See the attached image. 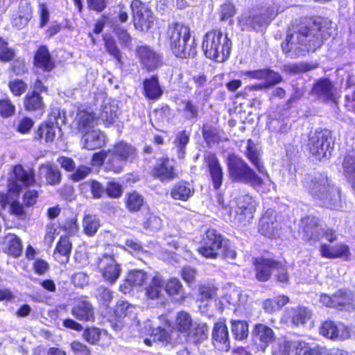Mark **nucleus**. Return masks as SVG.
<instances>
[{
  "label": "nucleus",
  "instance_id": "nucleus-1",
  "mask_svg": "<svg viewBox=\"0 0 355 355\" xmlns=\"http://www.w3.org/2000/svg\"><path fill=\"white\" fill-rule=\"evenodd\" d=\"M329 36L320 21L306 19L289 28L282 49L286 56L295 58L305 51H314Z\"/></svg>",
  "mask_w": 355,
  "mask_h": 355
},
{
  "label": "nucleus",
  "instance_id": "nucleus-2",
  "mask_svg": "<svg viewBox=\"0 0 355 355\" xmlns=\"http://www.w3.org/2000/svg\"><path fill=\"white\" fill-rule=\"evenodd\" d=\"M284 10L278 2L267 6L256 7L242 14L239 23L242 30L262 31L272 20Z\"/></svg>",
  "mask_w": 355,
  "mask_h": 355
},
{
  "label": "nucleus",
  "instance_id": "nucleus-3",
  "mask_svg": "<svg viewBox=\"0 0 355 355\" xmlns=\"http://www.w3.org/2000/svg\"><path fill=\"white\" fill-rule=\"evenodd\" d=\"M166 34L171 49L177 58H187L195 56V40L191 37V31L188 26L179 23L173 24L168 26Z\"/></svg>",
  "mask_w": 355,
  "mask_h": 355
},
{
  "label": "nucleus",
  "instance_id": "nucleus-4",
  "mask_svg": "<svg viewBox=\"0 0 355 355\" xmlns=\"http://www.w3.org/2000/svg\"><path fill=\"white\" fill-rule=\"evenodd\" d=\"M308 188L310 193L319 200L322 206L333 209L342 207L340 189L331 185L326 176L319 175L314 177L309 183Z\"/></svg>",
  "mask_w": 355,
  "mask_h": 355
},
{
  "label": "nucleus",
  "instance_id": "nucleus-5",
  "mask_svg": "<svg viewBox=\"0 0 355 355\" xmlns=\"http://www.w3.org/2000/svg\"><path fill=\"white\" fill-rule=\"evenodd\" d=\"M232 42L220 31L213 30L204 37L202 50L205 56L216 62H223L230 56Z\"/></svg>",
  "mask_w": 355,
  "mask_h": 355
},
{
  "label": "nucleus",
  "instance_id": "nucleus-6",
  "mask_svg": "<svg viewBox=\"0 0 355 355\" xmlns=\"http://www.w3.org/2000/svg\"><path fill=\"white\" fill-rule=\"evenodd\" d=\"M227 166L229 177L233 182L248 184L255 188L264 184L263 179L241 157L234 154L229 155Z\"/></svg>",
  "mask_w": 355,
  "mask_h": 355
},
{
  "label": "nucleus",
  "instance_id": "nucleus-7",
  "mask_svg": "<svg viewBox=\"0 0 355 355\" xmlns=\"http://www.w3.org/2000/svg\"><path fill=\"white\" fill-rule=\"evenodd\" d=\"M218 204L224 208L234 221L245 225L253 218V214L256 209V202L252 196L243 195L239 196L235 200L226 205L223 198L219 196Z\"/></svg>",
  "mask_w": 355,
  "mask_h": 355
},
{
  "label": "nucleus",
  "instance_id": "nucleus-8",
  "mask_svg": "<svg viewBox=\"0 0 355 355\" xmlns=\"http://www.w3.org/2000/svg\"><path fill=\"white\" fill-rule=\"evenodd\" d=\"M307 146L310 153L316 160L328 159L333 150L331 132L324 130L311 133Z\"/></svg>",
  "mask_w": 355,
  "mask_h": 355
},
{
  "label": "nucleus",
  "instance_id": "nucleus-9",
  "mask_svg": "<svg viewBox=\"0 0 355 355\" xmlns=\"http://www.w3.org/2000/svg\"><path fill=\"white\" fill-rule=\"evenodd\" d=\"M132 10V23L135 29L147 31L153 23L152 10L140 0H133L130 6Z\"/></svg>",
  "mask_w": 355,
  "mask_h": 355
},
{
  "label": "nucleus",
  "instance_id": "nucleus-10",
  "mask_svg": "<svg viewBox=\"0 0 355 355\" xmlns=\"http://www.w3.org/2000/svg\"><path fill=\"white\" fill-rule=\"evenodd\" d=\"M226 242L216 230L209 229L205 232L202 245L199 248L198 252L206 258L216 259Z\"/></svg>",
  "mask_w": 355,
  "mask_h": 355
},
{
  "label": "nucleus",
  "instance_id": "nucleus-11",
  "mask_svg": "<svg viewBox=\"0 0 355 355\" xmlns=\"http://www.w3.org/2000/svg\"><path fill=\"white\" fill-rule=\"evenodd\" d=\"M97 265L104 281L111 285L115 284L120 277L121 268L114 256L103 254L98 258Z\"/></svg>",
  "mask_w": 355,
  "mask_h": 355
},
{
  "label": "nucleus",
  "instance_id": "nucleus-12",
  "mask_svg": "<svg viewBox=\"0 0 355 355\" xmlns=\"http://www.w3.org/2000/svg\"><path fill=\"white\" fill-rule=\"evenodd\" d=\"M274 331L268 326L256 324L252 331V341L257 351L265 352L270 343L275 340Z\"/></svg>",
  "mask_w": 355,
  "mask_h": 355
},
{
  "label": "nucleus",
  "instance_id": "nucleus-13",
  "mask_svg": "<svg viewBox=\"0 0 355 355\" xmlns=\"http://www.w3.org/2000/svg\"><path fill=\"white\" fill-rule=\"evenodd\" d=\"M136 55L141 64L148 71L157 69L162 64L160 55L148 46H138L136 49Z\"/></svg>",
  "mask_w": 355,
  "mask_h": 355
},
{
  "label": "nucleus",
  "instance_id": "nucleus-14",
  "mask_svg": "<svg viewBox=\"0 0 355 355\" xmlns=\"http://www.w3.org/2000/svg\"><path fill=\"white\" fill-rule=\"evenodd\" d=\"M205 160L209 169L214 188L215 189H220L223 183V171L219 160L216 155L211 153H208L205 155Z\"/></svg>",
  "mask_w": 355,
  "mask_h": 355
},
{
  "label": "nucleus",
  "instance_id": "nucleus-15",
  "mask_svg": "<svg viewBox=\"0 0 355 355\" xmlns=\"http://www.w3.org/2000/svg\"><path fill=\"white\" fill-rule=\"evenodd\" d=\"M279 229V223L277 220L275 211L267 210L259 221V231L268 237L275 236Z\"/></svg>",
  "mask_w": 355,
  "mask_h": 355
},
{
  "label": "nucleus",
  "instance_id": "nucleus-16",
  "mask_svg": "<svg viewBox=\"0 0 355 355\" xmlns=\"http://www.w3.org/2000/svg\"><path fill=\"white\" fill-rule=\"evenodd\" d=\"M311 92L322 101L335 102L336 89L327 78L318 80L313 85Z\"/></svg>",
  "mask_w": 355,
  "mask_h": 355
},
{
  "label": "nucleus",
  "instance_id": "nucleus-17",
  "mask_svg": "<svg viewBox=\"0 0 355 355\" xmlns=\"http://www.w3.org/2000/svg\"><path fill=\"white\" fill-rule=\"evenodd\" d=\"M320 252L322 257L329 259L340 258L348 261L351 257L349 248L345 243H338L334 246L322 243L320 248Z\"/></svg>",
  "mask_w": 355,
  "mask_h": 355
},
{
  "label": "nucleus",
  "instance_id": "nucleus-18",
  "mask_svg": "<svg viewBox=\"0 0 355 355\" xmlns=\"http://www.w3.org/2000/svg\"><path fill=\"white\" fill-rule=\"evenodd\" d=\"M214 345L221 350L228 351L230 348V340L228 329L224 321L220 320L214 324L212 329Z\"/></svg>",
  "mask_w": 355,
  "mask_h": 355
},
{
  "label": "nucleus",
  "instance_id": "nucleus-19",
  "mask_svg": "<svg viewBox=\"0 0 355 355\" xmlns=\"http://www.w3.org/2000/svg\"><path fill=\"white\" fill-rule=\"evenodd\" d=\"M38 177L40 180H44L46 184L55 186L62 180V173L58 167L53 163L46 162L40 166Z\"/></svg>",
  "mask_w": 355,
  "mask_h": 355
},
{
  "label": "nucleus",
  "instance_id": "nucleus-20",
  "mask_svg": "<svg viewBox=\"0 0 355 355\" xmlns=\"http://www.w3.org/2000/svg\"><path fill=\"white\" fill-rule=\"evenodd\" d=\"M71 313L80 321L94 322L95 320L94 308L92 303L87 300L77 301L73 306Z\"/></svg>",
  "mask_w": 355,
  "mask_h": 355
},
{
  "label": "nucleus",
  "instance_id": "nucleus-21",
  "mask_svg": "<svg viewBox=\"0 0 355 355\" xmlns=\"http://www.w3.org/2000/svg\"><path fill=\"white\" fill-rule=\"evenodd\" d=\"M82 135L81 143L85 149L94 150L105 144V136L99 129L94 128Z\"/></svg>",
  "mask_w": 355,
  "mask_h": 355
},
{
  "label": "nucleus",
  "instance_id": "nucleus-22",
  "mask_svg": "<svg viewBox=\"0 0 355 355\" xmlns=\"http://www.w3.org/2000/svg\"><path fill=\"white\" fill-rule=\"evenodd\" d=\"M174 161L168 158L161 159L155 167L153 175L162 181H170L177 177L174 170Z\"/></svg>",
  "mask_w": 355,
  "mask_h": 355
},
{
  "label": "nucleus",
  "instance_id": "nucleus-23",
  "mask_svg": "<svg viewBox=\"0 0 355 355\" xmlns=\"http://www.w3.org/2000/svg\"><path fill=\"white\" fill-rule=\"evenodd\" d=\"M304 237L307 241H318L322 239L323 228L318 223V218L307 216L302 220Z\"/></svg>",
  "mask_w": 355,
  "mask_h": 355
},
{
  "label": "nucleus",
  "instance_id": "nucleus-24",
  "mask_svg": "<svg viewBox=\"0 0 355 355\" xmlns=\"http://www.w3.org/2000/svg\"><path fill=\"white\" fill-rule=\"evenodd\" d=\"M245 155L260 174L268 179L270 178L264 164L260 158L261 155L258 148L252 139H248L247 141Z\"/></svg>",
  "mask_w": 355,
  "mask_h": 355
},
{
  "label": "nucleus",
  "instance_id": "nucleus-25",
  "mask_svg": "<svg viewBox=\"0 0 355 355\" xmlns=\"http://www.w3.org/2000/svg\"><path fill=\"white\" fill-rule=\"evenodd\" d=\"M320 333L331 339H345L349 337V332L346 327L341 324L338 326L332 321L324 322L320 328Z\"/></svg>",
  "mask_w": 355,
  "mask_h": 355
},
{
  "label": "nucleus",
  "instance_id": "nucleus-26",
  "mask_svg": "<svg viewBox=\"0 0 355 355\" xmlns=\"http://www.w3.org/2000/svg\"><path fill=\"white\" fill-rule=\"evenodd\" d=\"M256 270V278L259 281L266 282L269 279L271 271L278 266V262L270 259H256L254 262Z\"/></svg>",
  "mask_w": 355,
  "mask_h": 355
},
{
  "label": "nucleus",
  "instance_id": "nucleus-27",
  "mask_svg": "<svg viewBox=\"0 0 355 355\" xmlns=\"http://www.w3.org/2000/svg\"><path fill=\"white\" fill-rule=\"evenodd\" d=\"M148 279L146 272L142 270H133L127 275L125 282L120 286V291L126 294L132 286H141Z\"/></svg>",
  "mask_w": 355,
  "mask_h": 355
},
{
  "label": "nucleus",
  "instance_id": "nucleus-28",
  "mask_svg": "<svg viewBox=\"0 0 355 355\" xmlns=\"http://www.w3.org/2000/svg\"><path fill=\"white\" fill-rule=\"evenodd\" d=\"M77 129L81 134L94 129L97 124L98 119L94 112L85 110H80L76 116Z\"/></svg>",
  "mask_w": 355,
  "mask_h": 355
},
{
  "label": "nucleus",
  "instance_id": "nucleus-29",
  "mask_svg": "<svg viewBox=\"0 0 355 355\" xmlns=\"http://www.w3.org/2000/svg\"><path fill=\"white\" fill-rule=\"evenodd\" d=\"M34 66L44 71H51L55 67L48 49L41 46L34 55Z\"/></svg>",
  "mask_w": 355,
  "mask_h": 355
},
{
  "label": "nucleus",
  "instance_id": "nucleus-30",
  "mask_svg": "<svg viewBox=\"0 0 355 355\" xmlns=\"http://www.w3.org/2000/svg\"><path fill=\"white\" fill-rule=\"evenodd\" d=\"M4 251L15 257H19L22 252L21 240L14 234H8L3 241Z\"/></svg>",
  "mask_w": 355,
  "mask_h": 355
},
{
  "label": "nucleus",
  "instance_id": "nucleus-31",
  "mask_svg": "<svg viewBox=\"0 0 355 355\" xmlns=\"http://www.w3.org/2000/svg\"><path fill=\"white\" fill-rule=\"evenodd\" d=\"M336 309H355V293L350 291H339L336 293Z\"/></svg>",
  "mask_w": 355,
  "mask_h": 355
},
{
  "label": "nucleus",
  "instance_id": "nucleus-32",
  "mask_svg": "<svg viewBox=\"0 0 355 355\" xmlns=\"http://www.w3.org/2000/svg\"><path fill=\"white\" fill-rule=\"evenodd\" d=\"M112 150L124 162H132L137 156L135 148L132 145L125 142L116 144Z\"/></svg>",
  "mask_w": 355,
  "mask_h": 355
},
{
  "label": "nucleus",
  "instance_id": "nucleus-33",
  "mask_svg": "<svg viewBox=\"0 0 355 355\" xmlns=\"http://www.w3.org/2000/svg\"><path fill=\"white\" fill-rule=\"evenodd\" d=\"M144 90L145 96L149 99H157L162 95V90L157 76H152L144 81Z\"/></svg>",
  "mask_w": 355,
  "mask_h": 355
},
{
  "label": "nucleus",
  "instance_id": "nucleus-34",
  "mask_svg": "<svg viewBox=\"0 0 355 355\" xmlns=\"http://www.w3.org/2000/svg\"><path fill=\"white\" fill-rule=\"evenodd\" d=\"M164 282L161 276L156 275L146 288V296L151 300L158 299L162 295Z\"/></svg>",
  "mask_w": 355,
  "mask_h": 355
},
{
  "label": "nucleus",
  "instance_id": "nucleus-35",
  "mask_svg": "<svg viewBox=\"0 0 355 355\" xmlns=\"http://www.w3.org/2000/svg\"><path fill=\"white\" fill-rule=\"evenodd\" d=\"M194 192L188 182L176 184L171 190V196L175 200H187Z\"/></svg>",
  "mask_w": 355,
  "mask_h": 355
},
{
  "label": "nucleus",
  "instance_id": "nucleus-36",
  "mask_svg": "<svg viewBox=\"0 0 355 355\" xmlns=\"http://www.w3.org/2000/svg\"><path fill=\"white\" fill-rule=\"evenodd\" d=\"M119 107L115 103H105L102 105L100 118L105 125L113 124L117 119Z\"/></svg>",
  "mask_w": 355,
  "mask_h": 355
},
{
  "label": "nucleus",
  "instance_id": "nucleus-37",
  "mask_svg": "<svg viewBox=\"0 0 355 355\" xmlns=\"http://www.w3.org/2000/svg\"><path fill=\"white\" fill-rule=\"evenodd\" d=\"M15 179L22 185L30 186L35 183V179L33 171H25L21 165H17L13 168Z\"/></svg>",
  "mask_w": 355,
  "mask_h": 355
},
{
  "label": "nucleus",
  "instance_id": "nucleus-38",
  "mask_svg": "<svg viewBox=\"0 0 355 355\" xmlns=\"http://www.w3.org/2000/svg\"><path fill=\"white\" fill-rule=\"evenodd\" d=\"M31 9L28 6H26L22 10L18 11L12 15V24L17 29H21L25 27L31 18Z\"/></svg>",
  "mask_w": 355,
  "mask_h": 355
},
{
  "label": "nucleus",
  "instance_id": "nucleus-39",
  "mask_svg": "<svg viewBox=\"0 0 355 355\" xmlns=\"http://www.w3.org/2000/svg\"><path fill=\"white\" fill-rule=\"evenodd\" d=\"M208 327L206 324H195L188 335V340L195 344H198L207 338Z\"/></svg>",
  "mask_w": 355,
  "mask_h": 355
},
{
  "label": "nucleus",
  "instance_id": "nucleus-40",
  "mask_svg": "<svg viewBox=\"0 0 355 355\" xmlns=\"http://www.w3.org/2000/svg\"><path fill=\"white\" fill-rule=\"evenodd\" d=\"M100 227V221L96 215L85 214L83 220L84 232L88 236L94 235Z\"/></svg>",
  "mask_w": 355,
  "mask_h": 355
},
{
  "label": "nucleus",
  "instance_id": "nucleus-41",
  "mask_svg": "<svg viewBox=\"0 0 355 355\" xmlns=\"http://www.w3.org/2000/svg\"><path fill=\"white\" fill-rule=\"evenodd\" d=\"M231 330L234 338L238 340H242L248 336V324L244 320L231 321Z\"/></svg>",
  "mask_w": 355,
  "mask_h": 355
},
{
  "label": "nucleus",
  "instance_id": "nucleus-42",
  "mask_svg": "<svg viewBox=\"0 0 355 355\" xmlns=\"http://www.w3.org/2000/svg\"><path fill=\"white\" fill-rule=\"evenodd\" d=\"M144 326L145 329L142 330L141 333L145 334H149L152 337H153V340L162 342L168 340L169 334L164 329L160 327H158L157 328H153L150 321H146L144 322Z\"/></svg>",
  "mask_w": 355,
  "mask_h": 355
},
{
  "label": "nucleus",
  "instance_id": "nucleus-43",
  "mask_svg": "<svg viewBox=\"0 0 355 355\" xmlns=\"http://www.w3.org/2000/svg\"><path fill=\"white\" fill-rule=\"evenodd\" d=\"M343 167L345 177L351 183L353 190L355 191V157L346 156L343 163Z\"/></svg>",
  "mask_w": 355,
  "mask_h": 355
},
{
  "label": "nucleus",
  "instance_id": "nucleus-44",
  "mask_svg": "<svg viewBox=\"0 0 355 355\" xmlns=\"http://www.w3.org/2000/svg\"><path fill=\"white\" fill-rule=\"evenodd\" d=\"M71 242L67 236L61 237L57 244L54 255L57 257L58 254L64 257L62 262H67L71 250Z\"/></svg>",
  "mask_w": 355,
  "mask_h": 355
},
{
  "label": "nucleus",
  "instance_id": "nucleus-45",
  "mask_svg": "<svg viewBox=\"0 0 355 355\" xmlns=\"http://www.w3.org/2000/svg\"><path fill=\"white\" fill-rule=\"evenodd\" d=\"M106 51L112 55L119 63H121V53L118 48L114 39L111 35L103 37Z\"/></svg>",
  "mask_w": 355,
  "mask_h": 355
},
{
  "label": "nucleus",
  "instance_id": "nucleus-46",
  "mask_svg": "<svg viewBox=\"0 0 355 355\" xmlns=\"http://www.w3.org/2000/svg\"><path fill=\"white\" fill-rule=\"evenodd\" d=\"M189 141V135L186 131H182L177 134L174 140V144L177 149L178 156L183 159L185 155V148Z\"/></svg>",
  "mask_w": 355,
  "mask_h": 355
},
{
  "label": "nucleus",
  "instance_id": "nucleus-47",
  "mask_svg": "<svg viewBox=\"0 0 355 355\" xmlns=\"http://www.w3.org/2000/svg\"><path fill=\"white\" fill-rule=\"evenodd\" d=\"M192 325V318L191 315L185 312H179L176 315L175 327L180 332H187L190 329Z\"/></svg>",
  "mask_w": 355,
  "mask_h": 355
},
{
  "label": "nucleus",
  "instance_id": "nucleus-48",
  "mask_svg": "<svg viewBox=\"0 0 355 355\" xmlns=\"http://www.w3.org/2000/svg\"><path fill=\"white\" fill-rule=\"evenodd\" d=\"M82 191L90 190L94 198H100L105 193L101 184L96 180H88L80 184Z\"/></svg>",
  "mask_w": 355,
  "mask_h": 355
},
{
  "label": "nucleus",
  "instance_id": "nucleus-49",
  "mask_svg": "<svg viewBox=\"0 0 355 355\" xmlns=\"http://www.w3.org/2000/svg\"><path fill=\"white\" fill-rule=\"evenodd\" d=\"M15 56V50L8 47V43L3 39L0 38V61L2 62H9L13 60Z\"/></svg>",
  "mask_w": 355,
  "mask_h": 355
},
{
  "label": "nucleus",
  "instance_id": "nucleus-50",
  "mask_svg": "<svg viewBox=\"0 0 355 355\" xmlns=\"http://www.w3.org/2000/svg\"><path fill=\"white\" fill-rule=\"evenodd\" d=\"M123 160L119 157L114 152L111 150V153L109 154L107 161L106 162V169L107 171H112L116 173H119L123 170Z\"/></svg>",
  "mask_w": 355,
  "mask_h": 355
},
{
  "label": "nucleus",
  "instance_id": "nucleus-51",
  "mask_svg": "<svg viewBox=\"0 0 355 355\" xmlns=\"http://www.w3.org/2000/svg\"><path fill=\"white\" fill-rule=\"evenodd\" d=\"M24 105L28 110H36L43 107L42 97L38 93L33 92L32 94L26 95Z\"/></svg>",
  "mask_w": 355,
  "mask_h": 355
},
{
  "label": "nucleus",
  "instance_id": "nucleus-52",
  "mask_svg": "<svg viewBox=\"0 0 355 355\" xmlns=\"http://www.w3.org/2000/svg\"><path fill=\"white\" fill-rule=\"evenodd\" d=\"M59 128L52 122H49L38 130V134L42 137L44 135L46 141H53L55 137V132Z\"/></svg>",
  "mask_w": 355,
  "mask_h": 355
},
{
  "label": "nucleus",
  "instance_id": "nucleus-53",
  "mask_svg": "<svg viewBox=\"0 0 355 355\" xmlns=\"http://www.w3.org/2000/svg\"><path fill=\"white\" fill-rule=\"evenodd\" d=\"M96 297L99 303L108 306L113 298V293L105 286H99L96 291Z\"/></svg>",
  "mask_w": 355,
  "mask_h": 355
},
{
  "label": "nucleus",
  "instance_id": "nucleus-54",
  "mask_svg": "<svg viewBox=\"0 0 355 355\" xmlns=\"http://www.w3.org/2000/svg\"><path fill=\"white\" fill-rule=\"evenodd\" d=\"M311 312L310 310L305 307H298L295 310L293 315V322L298 325L300 324H304L307 320H310Z\"/></svg>",
  "mask_w": 355,
  "mask_h": 355
},
{
  "label": "nucleus",
  "instance_id": "nucleus-55",
  "mask_svg": "<svg viewBox=\"0 0 355 355\" xmlns=\"http://www.w3.org/2000/svg\"><path fill=\"white\" fill-rule=\"evenodd\" d=\"M127 207L131 211H138L143 205V197L137 192H132L129 194L127 200Z\"/></svg>",
  "mask_w": 355,
  "mask_h": 355
},
{
  "label": "nucleus",
  "instance_id": "nucleus-56",
  "mask_svg": "<svg viewBox=\"0 0 355 355\" xmlns=\"http://www.w3.org/2000/svg\"><path fill=\"white\" fill-rule=\"evenodd\" d=\"M162 221L160 218L148 212L146 214V219L144 222V227L146 230H157L162 227Z\"/></svg>",
  "mask_w": 355,
  "mask_h": 355
},
{
  "label": "nucleus",
  "instance_id": "nucleus-57",
  "mask_svg": "<svg viewBox=\"0 0 355 355\" xmlns=\"http://www.w3.org/2000/svg\"><path fill=\"white\" fill-rule=\"evenodd\" d=\"M83 336L84 339L92 345H95L101 337V330L96 327H89L84 330Z\"/></svg>",
  "mask_w": 355,
  "mask_h": 355
},
{
  "label": "nucleus",
  "instance_id": "nucleus-58",
  "mask_svg": "<svg viewBox=\"0 0 355 355\" xmlns=\"http://www.w3.org/2000/svg\"><path fill=\"white\" fill-rule=\"evenodd\" d=\"M182 104L183 105L182 110L186 119H192L196 118L198 116V107L191 101H182Z\"/></svg>",
  "mask_w": 355,
  "mask_h": 355
},
{
  "label": "nucleus",
  "instance_id": "nucleus-59",
  "mask_svg": "<svg viewBox=\"0 0 355 355\" xmlns=\"http://www.w3.org/2000/svg\"><path fill=\"white\" fill-rule=\"evenodd\" d=\"M8 87L15 96H19L26 91L28 86L23 80L15 79L8 83Z\"/></svg>",
  "mask_w": 355,
  "mask_h": 355
},
{
  "label": "nucleus",
  "instance_id": "nucleus-60",
  "mask_svg": "<svg viewBox=\"0 0 355 355\" xmlns=\"http://www.w3.org/2000/svg\"><path fill=\"white\" fill-rule=\"evenodd\" d=\"M166 292L169 295H178L182 290V286L179 279L172 278L164 284Z\"/></svg>",
  "mask_w": 355,
  "mask_h": 355
},
{
  "label": "nucleus",
  "instance_id": "nucleus-61",
  "mask_svg": "<svg viewBox=\"0 0 355 355\" xmlns=\"http://www.w3.org/2000/svg\"><path fill=\"white\" fill-rule=\"evenodd\" d=\"M292 343L284 340L273 345L272 355H290Z\"/></svg>",
  "mask_w": 355,
  "mask_h": 355
},
{
  "label": "nucleus",
  "instance_id": "nucleus-62",
  "mask_svg": "<svg viewBox=\"0 0 355 355\" xmlns=\"http://www.w3.org/2000/svg\"><path fill=\"white\" fill-rule=\"evenodd\" d=\"M114 33L118 40L124 47H129L131 45L132 37L125 29L116 28Z\"/></svg>",
  "mask_w": 355,
  "mask_h": 355
},
{
  "label": "nucleus",
  "instance_id": "nucleus-63",
  "mask_svg": "<svg viewBox=\"0 0 355 355\" xmlns=\"http://www.w3.org/2000/svg\"><path fill=\"white\" fill-rule=\"evenodd\" d=\"M236 14L234 6L230 2H226L221 6L220 19L223 21L232 18Z\"/></svg>",
  "mask_w": 355,
  "mask_h": 355
},
{
  "label": "nucleus",
  "instance_id": "nucleus-64",
  "mask_svg": "<svg viewBox=\"0 0 355 355\" xmlns=\"http://www.w3.org/2000/svg\"><path fill=\"white\" fill-rule=\"evenodd\" d=\"M71 348L76 355H92L89 347L79 341H73Z\"/></svg>",
  "mask_w": 355,
  "mask_h": 355
}]
</instances>
